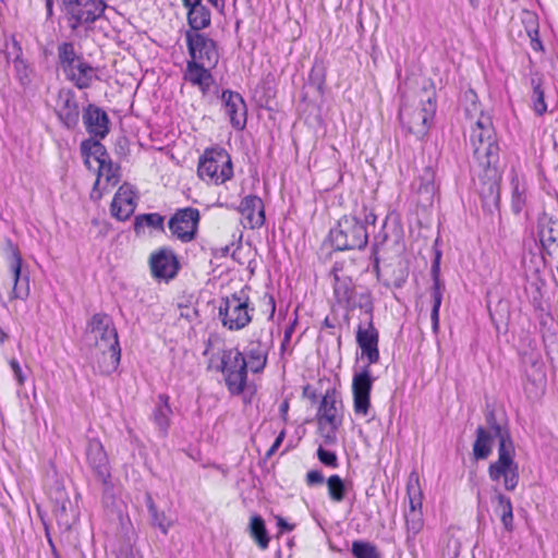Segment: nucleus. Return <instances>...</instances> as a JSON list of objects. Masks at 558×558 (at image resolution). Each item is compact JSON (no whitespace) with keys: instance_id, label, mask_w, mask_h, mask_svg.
Wrapping results in <instances>:
<instances>
[{"instance_id":"f3484780","label":"nucleus","mask_w":558,"mask_h":558,"mask_svg":"<svg viewBox=\"0 0 558 558\" xmlns=\"http://www.w3.org/2000/svg\"><path fill=\"white\" fill-rule=\"evenodd\" d=\"M435 177V169L432 166H426L411 184L414 199L423 209L432 207L437 197L438 186Z\"/></svg>"},{"instance_id":"5fc2aeb1","label":"nucleus","mask_w":558,"mask_h":558,"mask_svg":"<svg viewBox=\"0 0 558 558\" xmlns=\"http://www.w3.org/2000/svg\"><path fill=\"white\" fill-rule=\"evenodd\" d=\"M104 485L102 492V502L106 506L112 505L114 500L113 485L111 483V476L107 477L105 481H100Z\"/></svg>"},{"instance_id":"dca6fc26","label":"nucleus","mask_w":558,"mask_h":558,"mask_svg":"<svg viewBox=\"0 0 558 558\" xmlns=\"http://www.w3.org/2000/svg\"><path fill=\"white\" fill-rule=\"evenodd\" d=\"M375 378L368 365L355 372L352 379L353 408L356 415H367L371 408V391Z\"/></svg>"},{"instance_id":"20e7f679","label":"nucleus","mask_w":558,"mask_h":558,"mask_svg":"<svg viewBox=\"0 0 558 558\" xmlns=\"http://www.w3.org/2000/svg\"><path fill=\"white\" fill-rule=\"evenodd\" d=\"M436 107L435 92L424 89L417 99H413L411 104L401 105L399 120L402 128L417 138L423 137L433 122Z\"/></svg>"},{"instance_id":"c03bdc74","label":"nucleus","mask_w":558,"mask_h":558,"mask_svg":"<svg viewBox=\"0 0 558 558\" xmlns=\"http://www.w3.org/2000/svg\"><path fill=\"white\" fill-rule=\"evenodd\" d=\"M512 195H511V209L515 215H519L526 203V187L517 178L512 179Z\"/></svg>"},{"instance_id":"6ab92c4d","label":"nucleus","mask_w":558,"mask_h":558,"mask_svg":"<svg viewBox=\"0 0 558 558\" xmlns=\"http://www.w3.org/2000/svg\"><path fill=\"white\" fill-rule=\"evenodd\" d=\"M365 323L366 327H364L362 324L357 326L356 343L361 349L362 356H366L367 359L366 365L371 366L372 364H376L379 361V333L375 328L372 318H368V322Z\"/></svg>"},{"instance_id":"412c9836","label":"nucleus","mask_w":558,"mask_h":558,"mask_svg":"<svg viewBox=\"0 0 558 558\" xmlns=\"http://www.w3.org/2000/svg\"><path fill=\"white\" fill-rule=\"evenodd\" d=\"M485 175L478 186V193L483 202V206L488 210L498 208L500 202V174L499 165L493 168H483Z\"/></svg>"},{"instance_id":"de8ad7c7","label":"nucleus","mask_w":558,"mask_h":558,"mask_svg":"<svg viewBox=\"0 0 558 558\" xmlns=\"http://www.w3.org/2000/svg\"><path fill=\"white\" fill-rule=\"evenodd\" d=\"M118 170L119 169L113 166L110 158L108 160L104 161V163H98L97 182L99 181L100 178L105 177L108 184H110L112 186L116 185L119 182Z\"/></svg>"},{"instance_id":"69168bd1","label":"nucleus","mask_w":558,"mask_h":558,"mask_svg":"<svg viewBox=\"0 0 558 558\" xmlns=\"http://www.w3.org/2000/svg\"><path fill=\"white\" fill-rule=\"evenodd\" d=\"M277 525L280 529V532H290L293 530L294 525L288 523L283 518L277 517Z\"/></svg>"},{"instance_id":"9d476101","label":"nucleus","mask_w":558,"mask_h":558,"mask_svg":"<svg viewBox=\"0 0 558 558\" xmlns=\"http://www.w3.org/2000/svg\"><path fill=\"white\" fill-rule=\"evenodd\" d=\"M187 50L191 59L197 64L216 68L219 52L215 40L205 34L187 31L185 33Z\"/></svg>"},{"instance_id":"393cba45","label":"nucleus","mask_w":558,"mask_h":558,"mask_svg":"<svg viewBox=\"0 0 558 558\" xmlns=\"http://www.w3.org/2000/svg\"><path fill=\"white\" fill-rule=\"evenodd\" d=\"M440 258L441 253L439 251L436 252L435 258L432 264L430 274L433 278V287H432V300H433V306L430 312V320H432V328L434 332L438 331L439 328V308L442 301V283L439 278L440 274Z\"/></svg>"},{"instance_id":"49530a36","label":"nucleus","mask_w":558,"mask_h":558,"mask_svg":"<svg viewBox=\"0 0 558 558\" xmlns=\"http://www.w3.org/2000/svg\"><path fill=\"white\" fill-rule=\"evenodd\" d=\"M351 553L354 558H380L377 547L366 541H354Z\"/></svg>"},{"instance_id":"39448f33","label":"nucleus","mask_w":558,"mask_h":558,"mask_svg":"<svg viewBox=\"0 0 558 558\" xmlns=\"http://www.w3.org/2000/svg\"><path fill=\"white\" fill-rule=\"evenodd\" d=\"M198 177L206 182L222 184L233 177L231 157L222 147L207 148L199 157Z\"/></svg>"},{"instance_id":"0eeeda50","label":"nucleus","mask_w":558,"mask_h":558,"mask_svg":"<svg viewBox=\"0 0 558 558\" xmlns=\"http://www.w3.org/2000/svg\"><path fill=\"white\" fill-rule=\"evenodd\" d=\"M248 364L244 353L238 348L223 350L220 365L217 367L225 375V381L232 395H241L246 386Z\"/></svg>"},{"instance_id":"c85d7f7f","label":"nucleus","mask_w":558,"mask_h":558,"mask_svg":"<svg viewBox=\"0 0 558 558\" xmlns=\"http://www.w3.org/2000/svg\"><path fill=\"white\" fill-rule=\"evenodd\" d=\"M57 50L58 64L66 78L75 70V64L84 58L76 52L74 44L70 41L59 44Z\"/></svg>"},{"instance_id":"680f3d73","label":"nucleus","mask_w":558,"mask_h":558,"mask_svg":"<svg viewBox=\"0 0 558 558\" xmlns=\"http://www.w3.org/2000/svg\"><path fill=\"white\" fill-rule=\"evenodd\" d=\"M284 437H286V430L282 429L279 433V435L276 437V439H275L274 444L271 445V447L266 452V458H270L279 449V447L281 446Z\"/></svg>"},{"instance_id":"ddd939ff","label":"nucleus","mask_w":558,"mask_h":558,"mask_svg":"<svg viewBox=\"0 0 558 558\" xmlns=\"http://www.w3.org/2000/svg\"><path fill=\"white\" fill-rule=\"evenodd\" d=\"M5 250L9 254V266L13 280V287L10 300H25L29 295V277L28 272L22 269V256L17 246L12 240H5Z\"/></svg>"},{"instance_id":"6e6552de","label":"nucleus","mask_w":558,"mask_h":558,"mask_svg":"<svg viewBox=\"0 0 558 558\" xmlns=\"http://www.w3.org/2000/svg\"><path fill=\"white\" fill-rule=\"evenodd\" d=\"M515 449L513 442L498 445V459L488 466V476L493 482L502 480L504 487L512 492L519 484V465L514 461Z\"/></svg>"},{"instance_id":"864d4df0","label":"nucleus","mask_w":558,"mask_h":558,"mask_svg":"<svg viewBox=\"0 0 558 558\" xmlns=\"http://www.w3.org/2000/svg\"><path fill=\"white\" fill-rule=\"evenodd\" d=\"M71 508V500L68 502H62L53 506V513L57 520L61 523L69 524L68 522V511Z\"/></svg>"},{"instance_id":"603ef678","label":"nucleus","mask_w":558,"mask_h":558,"mask_svg":"<svg viewBox=\"0 0 558 558\" xmlns=\"http://www.w3.org/2000/svg\"><path fill=\"white\" fill-rule=\"evenodd\" d=\"M49 496L53 506L62 502H68V500L70 499L64 487L60 484H57L54 487L50 489Z\"/></svg>"},{"instance_id":"473e14b6","label":"nucleus","mask_w":558,"mask_h":558,"mask_svg":"<svg viewBox=\"0 0 558 558\" xmlns=\"http://www.w3.org/2000/svg\"><path fill=\"white\" fill-rule=\"evenodd\" d=\"M214 66H205L195 63L194 61H187L186 69L184 72V80L192 84L193 86L204 85L206 81L211 80L213 74L210 70Z\"/></svg>"},{"instance_id":"774afa93","label":"nucleus","mask_w":558,"mask_h":558,"mask_svg":"<svg viewBox=\"0 0 558 558\" xmlns=\"http://www.w3.org/2000/svg\"><path fill=\"white\" fill-rule=\"evenodd\" d=\"M145 504H146V507H147L149 513L157 509V506L149 493L145 494Z\"/></svg>"},{"instance_id":"e2e57ef3","label":"nucleus","mask_w":558,"mask_h":558,"mask_svg":"<svg viewBox=\"0 0 558 558\" xmlns=\"http://www.w3.org/2000/svg\"><path fill=\"white\" fill-rule=\"evenodd\" d=\"M527 34H529V36L531 38V47H532V49L535 50V51L543 50V44H542V41L538 38V31L537 29L527 31Z\"/></svg>"},{"instance_id":"338daca9","label":"nucleus","mask_w":558,"mask_h":558,"mask_svg":"<svg viewBox=\"0 0 558 558\" xmlns=\"http://www.w3.org/2000/svg\"><path fill=\"white\" fill-rule=\"evenodd\" d=\"M46 536H47V541H48V544L50 546L51 554H52L53 558H61V556H60L59 551L57 550V547H56V545H54V543H53V541H52V538H51V536L49 534L48 529H46Z\"/></svg>"},{"instance_id":"423d86ee","label":"nucleus","mask_w":558,"mask_h":558,"mask_svg":"<svg viewBox=\"0 0 558 558\" xmlns=\"http://www.w3.org/2000/svg\"><path fill=\"white\" fill-rule=\"evenodd\" d=\"M250 298L242 289L221 299L218 314L223 327L231 331L245 328L252 322L254 308H248Z\"/></svg>"},{"instance_id":"7c9ffc66","label":"nucleus","mask_w":558,"mask_h":558,"mask_svg":"<svg viewBox=\"0 0 558 558\" xmlns=\"http://www.w3.org/2000/svg\"><path fill=\"white\" fill-rule=\"evenodd\" d=\"M494 438L495 436L484 426L476 428V439L473 444V456L476 460H485L490 456Z\"/></svg>"},{"instance_id":"f704fd0d","label":"nucleus","mask_w":558,"mask_h":558,"mask_svg":"<svg viewBox=\"0 0 558 558\" xmlns=\"http://www.w3.org/2000/svg\"><path fill=\"white\" fill-rule=\"evenodd\" d=\"M355 293L352 279L349 277H339L335 274L333 294L337 302L347 307Z\"/></svg>"},{"instance_id":"2f4dec72","label":"nucleus","mask_w":558,"mask_h":558,"mask_svg":"<svg viewBox=\"0 0 558 558\" xmlns=\"http://www.w3.org/2000/svg\"><path fill=\"white\" fill-rule=\"evenodd\" d=\"M95 69L84 59L75 64V70L66 77L78 89L89 88L94 78Z\"/></svg>"},{"instance_id":"f03ea898","label":"nucleus","mask_w":558,"mask_h":558,"mask_svg":"<svg viewBox=\"0 0 558 558\" xmlns=\"http://www.w3.org/2000/svg\"><path fill=\"white\" fill-rule=\"evenodd\" d=\"M476 94L469 90L464 94V100L469 101L464 111L470 120L471 135L470 143L473 147V155L482 168H493L499 165V145L493 128L492 119L485 114L476 101Z\"/></svg>"},{"instance_id":"5701e85b","label":"nucleus","mask_w":558,"mask_h":558,"mask_svg":"<svg viewBox=\"0 0 558 558\" xmlns=\"http://www.w3.org/2000/svg\"><path fill=\"white\" fill-rule=\"evenodd\" d=\"M86 459L98 481L110 477L109 461L102 444L98 439H89L86 447Z\"/></svg>"},{"instance_id":"a19ab883","label":"nucleus","mask_w":558,"mask_h":558,"mask_svg":"<svg viewBox=\"0 0 558 558\" xmlns=\"http://www.w3.org/2000/svg\"><path fill=\"white\" fill-rule=\"evenodd\" d=\"M357 307L363 310L366 316L365 322H368V318L373 319L374 304L368 291H363L361 293L355 292L352 296V300H350V303L347 305L348 310H354Z\"/></svg>"},{"instance_id":"f257e3e1","label":"nucleus","mask_w":558,"mask_h":558,"mask_svg":"<svg viewBox=\"0 0 558 558\" xmlns=\"http://www.w3.org/2000/svg\"><path fill=\"white\" fill-rule=\"evenodd\" d=\"M84 337L89 347L88 359L93 368L102 375L117 371L121 348L112 318L106 313L94 314L87 322Z\"/></svg>"},{"instance_id":"aec40b11","label":"nucleus","mask_w":558,"mask_h":558,"mask_svg":"<svg viewBox=\"0 0 558 558\" xmlns=\"http://www.w3.org/2000/svg\"><path fill=\"white\" fill-rule=\"evenodd\" d=\"M226 114L233 129L243 130L246 125V104L243 97L233 90L225 89L220 96Z\"/></svg>"},{"instance_id":"09e8293b","label":"nucleus","mask_w":558,"mask_h":558,"mask_svg":"<svg viewBox=\"0 0 558 558\" xmlns=\"http://www.w3.org/2000/svg\"><path fill=\"white\" fill-rule=\"evenodd\" d=\"M408 275L409 272L407 267L402 265V263H398V265L391 270V278L387 284L395 288H401L405 283Z\"/></svg>"},{"instance_id":"1a4fd4ad","label":"nucleus","mask_w":558,"mask_h":558,"mask_svg":"<svg viewBox=\"0 0 558 558\" xmlns=\"http://www.w3.org/2000/svg\"><path fill=\"white\" fill-rule=\"evenodd\" d=\"M201 214L197 208H179L170 217L168 228L177 240L189 243L196 239Z\"/></svg>"},{"instance_id":"37998d69","label":"nucleus","mask_w":558,"mask_h":558,"mask_svg":"<svg viewBox=\"0 0 558 558\" xmlns=\"http://www.w3.org/2000/svg\"><path fill=\"white\" fill-rule=\"evenodd\" d=\"M498 505L496 507V511L500 514V520L507 531H511L513 527V512H512V504L509 497L498 494L497 495Z\"/></svg>"},{"instance_id":"f8f14e48","label":"nucleus","mask_w":558,"mask_h":558,"mask_svg":"<svg viewBox=\"0 0 558 558\" xmlns=\"http://www.w3.org/2000/svg\"><path fill=\"white\" fill-rule=\"evenodd\" d=\"M70 15L72 31L83 24H92L102 16L107 8L104 0H62Z\"/></svg>"},{"instance_id":"4be33fe9","label":"nucleus","mask_w":558,"mask_h":558,"mask_svg":"<svg viewBox=\"0 0 558 558\" xmlns=\"http://www.w3.org/2000/svg\"><path fill=\"white\" fill-rule=\"evenodd\" d=\"M86 131L94 137L105 138L109 133V117L105 110L89 104L82 114Z\"/></svg>"},{"instance_id":"cd10ccee","label":"nucleus","mask_w":558,"mask_h":558,"mask_svg":"<svg viewBox=\"0 0 558 558\" xmlns=\"http://www.w3.org/2000/svg\"><path fill=\"white\" fill-rule=\"evenodd\" d=\"M337 402L336 390H327L322 399L317 413L319 424H322V421H325L333 430H336L341 424L340 420L337 417Z\"/></svg>"},{"instance_id":"e433bc0d","label":"nucleus","mask_w":558,"mask_h":558,"mask_svg":"<svg viewBox=\"0 0 558 558\" xmlns=\"http://www.w3.org/2000/svg\"><path fill=\"white\" fill-rule=\"evenodd\" d=\"M81 151L86 158V163L90 157H93L98 163H104V161L110 158L106 147L99 141L94 138L83 141L81 144Z\"/></svg>"},{"instance_id":"c9c22d12","label":"nucleus","mask_w":558,"mask_h":558,"mask_svg":"<svg viewBox=\"0 0 558 558\" xmlns=\"http://www.w3.org/2000/svg\"><path fill=\"white\" fill-rule=\"evenodd\" d=\"M187 23L192 32L198 33L210 25V12L205 5H196L187 11Z\"/></svg>"},{"instance_id":"3c124183","label":"nucleus","mask_w":558,"mask_h":558,"mask_svg":"<svg viewBox=\"0 0 558 558\" xmlns=\"http://www.w3.org/2000/svg\"><path fill=\"white\" fill-rule=\"evenodd\" d=\"M317 458L326 466H330V468L338 466L337 454L333 451L324 449L322 446H319V448L317 449Z\"/></svg>"},{"instance_id":"6e6d98bb","label":"nucleus","mask_w":558,"mask_h":558,"mask_svg":"<svg viewBox=\"0 0 558 558\" xmlns=\"http://www.w3.org/2000/svg\"><path fill=\"white\" fill-rule=\"evenodd\" d=\"M9 365L11 371L13 372L17 385L23 386L26 380V374L23 372L19 361L16 359H11Z\"/></svg>"},{"instance_id":"b1692460","label":"nucleus","mask_w":558,"mask_h":558,"mask_svg":"<svg viewBox=\"0 0 558 558\" xmlns=\"http://www.w3.org/2000/svg\"><path fill=\"white\" fill-rule=\"evenodd\" d=\"M239 211L246 221L244 227L257 229L265 223L264 202L257 195L245 196L240 203Z\"/></svg>"},{"instance_id":"4c0bfd02","label":"nucleus","mask_w":558,"mask_h":558,"mask_svg":"<svg viewBox=\"0 0 558 558\" xmlns=\"http://www.w3.org/2000/svg\"><path fill=\"white\" fill-rule=\"evenodd\" d=\"M248 532L260 549H266L268 547L270 538L268 536L265 521L260 515H252Z\"/></svg>"},{"instance_id":"ea45409f","label":"nucleus","mask_w":558,"mask_h":558,"mask_svg":"<svg viewBox=\"0 0 558 558\" xmlns=\"http://www.w3.org/2000/svg\"><path fill=\"white\" fill-rule=\"evenodd\" d=\"M144 226L163 232L165 217L158 213L142 214L136 216L134 219V231L138 233Z\"/></svg>"},{"instance_id":"0e129e2a","label":"nucleus","mask_w":558,"mask_h":558,"mask_svg":"<svg viewBox=\"0 0 558 558\" xmlns=\"http://www.w3.org/2000/svg\"><path fill=\"white\" fill-rule=\"evenodd\" d=\"M295 324H296V319H294V322L284 329V336H283V341L281 343V349H284L286 344L289 343L291 336L294 331Z\"/></svg>"},{"instance_id":"8fccbe9b","label":"nucleus","mask_w":558,"mask_h":558,"mask_svg":"<svg viewBox=\"0 0 558 558\" xmlns=\"http://www.w3.org/2000/svg\"><path fill=\"white\" fill-rule=\"evenodd\" d=\"M149 514L153 525L158 527L163 534H167L171 522L168 520L165 512H159L158 509H156Z\"/></svg>"},{"instance_id":"c756f323","label":"nucleus","mask_w":558,"mask_h":558,"mask_svg":"<svg viewBox=\"0 0 558 558\" xmlns=\"http://www.w3.org/2000/svg\"><path fill=\"white\" fill-rule=\"evenodd\" d=\"M530 84L532 87L531 102L532 108L538 117H542L547 111V105L545 102V90H544V76L539 72H531Z\"/></svg>"},{"instance_id":"79ce46f5","label":"nucleus","mask_w":558,"mask_h":558,"mask_svg":"<svg viewBox=\"0 0 558 558\" xmlns=\"http://www.w3.org/2000/svg\"><path fill=\"white\" fill-rule=\"evenodd\" d=\"M486 424L488 427L486 429L489 430L496 439H498V445L502 441L505 444L513 442L508 427L497 422L493 411L486 414Z\"/></svg>"},{"instance_id":"a18cd8bd","label":"nucleus","mask_w":558,"mask_h":558,"mask_svg":"<svg viewBox=\"0 0 558 558\" xmlns=\"http://www.w3.org/2000/svg\"><path fill=\"white\" fill-rule=\"evenodd\" d=\"M328 495L333 502H341L345 498L347 488L343 480L338 475L333 474L326 481Z\"/></svg>"},{"instance_id":"72a5a7b5","label":"nucleus","mask_w":558,"mask_h":558,"mask_svg":"<svg viewBox=\"0 0 558 558\" xmlns=\"http://www.w3.org/2000/svg\"><path fill=\"white\" fill-rule=\"evenodd\" d=\"M538 236L544 247L558 244V220L544 217L538 222Z\"/></svg>"},{"instance_id":"13d9d810","label":"nucleus","mask_w":558,"mask_h":558,"mask_svg":"<svg viewBox=\"0 0 558 558\" xmlns=\"http://www.w3.org/2000/svg\"><path fill=\"white\" fill-rule=\"evenodd\" d=\"M325 481L324 475L318 470H311L306 474V484L308 486L323 484Z\"/></svg>"},{"instance_id":"052dcab7","label":"nucleus","mask_w":558,"mask_h":558,"mask_svg":"<svg viewBox=\"0 0 558 558\" xmlns=\"http://www.w3.org/2000/svg\"><path fill=\"white\" fill-rule=\"evenodd\" d=\"M310 80L317 85V88L320 89L324 84L323 68L314 66L311 71Z\"/></svg>"},{"instance_id":"a878e982","label":"nucleus","mask_w":558,"mask_h":558,"mask_svg":"<svg viewBox=\"0 0 558 558\" xmlns=\"http://www.w3.org/2000/svg\"><path fill=\"white\" fill-rule=\"evenodd\" d=\"M136 207L134 192L126 184L121 185L113 196L111 214L120 221L128 220Z\"/></svg>"},{"instance_id":"bf43d9fd","label":"nucleus","mask_w":558,"mask_h":558,"mask_svg":"<svg viewBox=\"0 0 558 558\" xmlns=\"http://www.w3.org/2000/svg\"><path fill=\"white\" fill-rule=\"evenodd\" d=\"M198 88H199V90H201V93H202L204 98L209 97L211 92L214 94H218V87L215 84L214 77H211V80H209V81H206L204 83V85H199Z\"/></svg>"},{"instance_id":"4d7b16f0","label":"nucleus","mask_w":558,"mask_h":558,"mask_svg":"<svg viewBox=\"0 0 558 558\" xmlns=\"http://www.w3.org/2000/svg\"><path fill=\"white\" fill-rule=\"evenodd\" d=\"M387 240V234L381 235L380 233L378 235H375L374 238V245L372 250V255L374 257V270L378 274L379 272V258L377 256V250L378 245L385 243Z\"/></svg>"},{"instance_id":"a211bd4d","label":"nucleus","mask_w":558,"mask_h":558,"mask_svg":"<svg viewBox=\"0 0 558 558\" xmlns=\"http://www.w3.org/2000/svg\"><path fill=\"white\" fill-rule=\"evenodd\" d=\"M54 112L60 123L68 130H73L80 121V107L74 90L61 88L58 92Z\"/></svg>"},{"instance_id":"7ed1b4c3","label":"nucleus","mask_w":558,"mask_h":558,"mask_svg":"<svg viewBox=\"0 0 558 558\" xmlns=\"http://www.w3.org/2000/svg\"><path fill=\"white\" fill-rule=\"evenodd\" d=\"M363 217L357 215L343 216L329 232L331 245L337 251L363 250L368 243L369 225L376 222L373 211L363 209Z\"/></svg>"},{"instance_id":"4468645a","label":"nucleus","mask_w":558,"mask_h":558,"mask_svg":"<svg viewBox=\"0 0 558 558\" xmlns=\"http://www.w3.org/2000/svg\"><path fill=\"white\" fill-rule=\"evenodd\" d=\"M153 278L159 281L174 279L180 270V262L171 247L163 246L154 251L148 259Z\"/></svg>"},{"instance_id":"2eb2a0df","label":"nucleus","mask_w":558,"mask_h":558,"mask_svg":"<svg viewBox=\"0 0 558 558\" xmlns=\"http://www.w3.org/2000/svg\"><path fill=\"white\" fill-rule=\"evenodd\" d=\"M271 343V331L259 329L252 332L244 356H247V364L253 373H259L265 368Z\"/></svg>"},{"instance_id":"9b49d317","label":"nucleus","mask_w":558,"mask_h":558,"mask_svg":"<svg viewBox=\"0 0 558 558\" xmlns=\"http://www.w3.org/2000/svg\"><path fill=\"white\" fill-rule=\"evenodd\" d=\"M407 495L409 497V510L405 512V525L408 539L414 538L423 529L424 521L421 511L422 492L420 488V478L416 472H411L407 483Z\"/></svg>"},{"instance_id":"bb28decb","label":"nucleus","mask_w":558,"mask_h":558,"mask_svg":"<svg viewBox=\"0 0 558 558\" xmlns=\"http://www.w3.org/2000/svg\"><path fill=\"white\" fill-rule=\"evenodd\" d=\"M169 399L168 395L160 393L151 413V420L161 437H167L171 425L172 409Z\"/></svg>"},{"instance_id":"58836bf2","label":"nucleus","mask_w":558,"mask_h":558,"mask_svg":"<svg viewBox=\"0 0 558 558\" xmlns=\"http://www.w3.org/2000/svg\"><path fill=\"white\" fill-rule=\"evenodd\" d=\"M12 48L13 51L11 53L14 54L13 63L16 72V76L22 85H27L29 83V71L26 62L22 59V48L21 45L13 38L12 39Z\"/></svg>"}]
</instances>
